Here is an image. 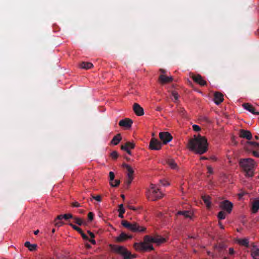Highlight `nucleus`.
Returning a JSON list of instances; mask_svg holds the SVG:
<instances>
[{"label": "nucleus", "mask_w": 259, "mask_h": 259, "mask_svg": "<svg viewBox=\"0 0 259 259\" xmlns=\"http://www.w3.org/2000/svg\"><path fill=\"white\" fill-rule=\"evenodd\" d=\"M188 146L189 148L194 151L196 153L202 154L208 150V144L206 139L201 136L194 137V138L189 140Z\"/></svg>", "instance_id": "1"}, {"label": "nucleus", "mask_w": 259, "mask_h": 259, "mask_svg": "<svg viewBox=\"0 0 259 259\" xmlns=\"http://www.w3.org/2000/svg\"><path fill=\"white\" fill-rule=\"evenodd\" d=\"M240 166L245 172V176L248 177H252L254 174V168L255 162L252 158L241 159L239 162Z\"/></svg>", "instance_id": "2"}, {"label": "nucleus", "mask_w": 259, "mask_h": 259, "mask_svg": "<svg viewBox=\"0 0 259 259\" xmlns=\"http://www.w3.org/2000/svg\"><path fill=\"white\" fill-rule=\"evenodd\" d=\"M150 188V189L146 193L147 197L148 199L155 201L162 197L163 194L159 191V189L156 188L155 185L151 184Z\"/></svg>", "instance_id": "3"}, {"label": "nucleus", "mask_w": 259, "mask_h": 259, "mask_svg": "<svg viewBox=\"0 0 259 259\" xmlns=\"http://www.w3.org/2000/svg\"><path fill=\"white\" fill-rule=\"evenodd\" d=\"M122 225L125 228L133 232H143L146 230V228L139 226L137 223H131L126 220L121 221Z\"/></svg>", "instance_id": "4"}, {"label": "nucleus", "mask_w": 259, "mask_h": 259, "mask_svg": "<svg viewBox=\"0 0 259 259\" xmlns=\"http://www.w3.org/2000/svg\"><path fill=\"white\" fill-rule=\"evenodd\" d=\"M150 242H145L144 241L143 242L135 243L134 245V247L137 250L139 251H149L153 250V246L150 244L149 243Z\"/></svg>", "instance_id": "5"}, {"label": "nucleus", "mask_w": 259, "mask_h": 259, "mask_svg": "<svg viewBox=\"0 0 259 259\" xmlns=\"http://www.w3.org/2000/svg\"><path fill=\"white\" fill-rule=\"evenodd\" d=\"M144 241L160 244L165 241V239L158 235H156L154 237L146 235L144 236Z\"/></svg>", "instance_id": "6"}, {"label": "nucleus", "mask_w": 259, "mask_h": 259, "mask_svg": "<svg viewBox=\"0 0 259 259\" xmlns=\"http://www.w3.org/2000/svg\"><path fill=\"white\" fill-rule=\"evenodd\" d=\"M161 143L157 139L152 138L149 143V148L151 150H159L161 148Z\"/></svg>", "instance_id": "7"}, {"label": "nucleus", "mask_w": 259, "mask_h": 259, "mask_svg": "<svg viewBox=\"0 0 259 259\" xmlns=\"http://www.w3.org/2000/svg\"><path fill=\"white\" fill-rule=\"evenodd\" d=\"M159 136L163 144H166L169 142L172 139L171 135L168 132H160Z\"/></svg>", "instance_id": "8"}, {"label": "nucleus", "mask_w": 259, "mask_h": 259, "mask_svg": "<svg viewBox=\"0 0 259 259\" xmlns=\"http://www.w3.org/2000/svg\"><path fill=\"white\" fill-rule=\"evenodd\" d=\"M220 206L223 209L230 213L232 209L233 204L228 200H225L221 202Z\"/></svg>", "instance_id": "9"}, {"label": "nucleus", "mask_w": 259, "mask_h": 259, "mask_svg": "<svg viewBox=\"0 0 259 259\" xmlns=\"http://www.w3.org/2000/svg\"><path fill=\"white\" fill-rule=\"evenodd\" d=\"M192 78L195 82L197 83L201 86H204L206 85V81L200 74L193 75L192 76Z\"/></svg>", "instance_id": "10"}, {"label": "nucleus", "mask_w": 259, "mask_h": 259, "mask_svg": "<svg viewBox=\"0 0 259 259\" xmlns=\"http://www.w3.org/2000/svg\"><path fill=\"white\" fill-rule=\"evenodd\" d=\"M133 120L130 118H125L120 120L119 125L120 126L124 127L127 129L130 128L132 125Z\"/></svg>", "instance_id": "11"}, {"label": "nucleus", "mask_w": 259, "mask_h": 259, "mask_svg": "<svg viewBox=\"0 0 259 259\" xmlns=\"http://www.w3.org/2000/svg\"><path fill=\"white\" fill-rule=\"evenodd\" d=\"M158 80L160 83L165 84L172 81L174 78L172 76H167L164 74H160L159 76Z\"/></svg>", "instance_id": "12"}, {"label": "nucleus", "mask_w": 259, "mask_h": 259, "mask_svg": "<svg viewBox=\"0 0 259 259\" xmlns=\"http://www.w3.org/2000/svg\"><path fill=\"white\" fill-rule=\"evenodd\" d=\"M133 110L137 116H142L144 114L143 108L138 103L134 104Z\"/></svg>", "instance_id": "13"}, {"label": "nucleus", "mask_w": 259, "mask_h": 259, "mask_svg": "<svg viewBox=\"0 0 259 259\" xmlns=\"http://www.w3.org/2000/svg\"><path fill=\"white\" fill-rule=\"evenodd\" d=\"M239 137L242 138H245L248 140H250L252 139L251 133L247 130H241L239 132Z\"/></svg>", "instance_id": "14"}, {"label": "nucleus", "mask_w": 259, "mask_h": 259, "mask_svg": "<svg viewBox=\"0 0 259 259\" xmlns=\"http://www.w3.org/2000/svg\"><path fill=\"white\" fill-rule=\"evenodd\" d=\"M242 107L245 109H246V110L248 111L249 112H251L253 114L259 115V112L255 111L254 108L253 107L252 105H251L249 103H243L242 104Z\"/></svg>", "instance_id": "15"}, {"label": "nucleus", "mask_w": 259, "mask_h": 259, "mask_svg": "<svg viewBox=\"0 0 259 259\" xmlns=\"http://www.w3.org/2000/svg\"><path fill=\"white\" fill-rule=\"evenodd\" d=\"M224 100L223 95L219 92H216L214 94L213 101L217 105H219Z\"/></svg>", "instance_id": "16"}, {"label": "nucleus", "mask_w": 259, "mask_h": 259, "mask_svg": "<svg viewBox=\"0 0 259 259\" xmlns=\"http://www.w3.org/2000/svg\"><path fill=\"white\" fill-rule=\"evenodd\" d=\"M132 237V236H128V235L126 234L124 232H122L120 235L117 237L116 239V240L117 242H122L126 240H127L128 238H131Z\"/></svg>", "instance_id": "17"}, {"label": "nucleus", "mask_w": 259, "mask_h": 259, "mask_svg": "<svg viewBox=\"0 0 259 259\" xmlns=\"http://www.w3.org/2000/svg\"><path fill=\"white\" fill-rule=\"evenodd\" d=\"M177 214L184 215L186 218L192 219L193 216V213L191 211L188 210L179 211L178 212Z\"/></svg>", "instance_id": "18"}, {"label": "nucleus", "mask_w": 259, "mask_h": 259, "mask_svg": "<svg viewBox=\"0 0 259 259\" xmlns=\"http://www.w3.org/2000/svg\"><path fill=\"white\" fill-rule=\"evenodd\" d=\"M122 166H123V167L126 169V170L128 172L127 177H133V174H134V171L130 165L124 163L122 164Z\"/></svg>", "instance_id": "19"}, {"label": "nucleus", "mask_w": 259, "mask_h": 259, "mask_svg": "<svg viewBox=\"0 0 259 259\" xmlns=\"http://www.w3.org/2000/svg\"><path fill=\"white\" fill-rule=\"evenodd\" d=\"M122 140V138L120 134H117L115 136L113 137L112 140L111 141V144L117 145Z\"/></svg>", "instance_id": "20"}, {"label": "nucleus", "mask_w": 259, "mask_h": 259, "mask_svg": "<svg viewBox=\"0 0 259 259\" xmlns=\"http://www.w3.org/2000/svg\"><path fill=\"white\" fill-rule=\"evenodd\" d=\"M24 245L31 251L35 250L37 248V245L36 244H31L29 241H26Z\"/></svg>", "instance_id": "21"}, {"label": "nucleus", "mask_w": 259, "mask_h": 259, "mask_svg": "<svg viewBox=\"0 0 259 259\" xmlns=\"http://www.w3.org/2000/svg\"><path fill=\"white\" fill-rule=\"evenodd\" d=\"M135 145L134 143H132L130 142H127L124 144V145H122L121 146V149H125L126 148H128V149H133L135 148Z\"/></svg>", "instance_id": "22"}, {"label": "nucleus", "mask_w": 259, "mask_h": 259, "mask_svg": "<svg viewBox=\"0 0 259 259\" xmlns=\"http://www.w3.org/2000/svg\"><path fill=\"white\" fill-rule=\"evenodd\" d=\"M252 211L253 213H256L259 209V200H255L252 204Z\"/></svg>", "instance_id": "23"}, {"label": "nucleus", "mask_w": 259, "mask_h": 259, "mask_svg": "<svg viewBox=\"0 0 259 259\" xmlns=\"http://www.w3.org/2000/svg\"><path fill=\"white\" fill-rule=\"evenodd\" d=\"M251 256L254 259H259V249L253 247L251 249Z\"/></svg>", "instance_id": "24"}, {"label": "nucleus", "mask_w": 259, "mask_h": 259, "mask_svg": "<svg viewBox=\"0 0 259 259\" xmlns=\"http://www.w3.org/2000/svg\"><path fill=\"white\" fill-rule=\"evenodd\" d=\"M166 163L172 169H177L178 168L177 164L173 159H168L166 160Z\"/></svg>", "instance_id": "25"}, {"label": "nucleus", "mask_w": 259, "mask_h": 259, "mask_svg": "<svg viewBox=\"0 0 259 259\" xmlns=\"http://www.w3.org/2000/svg\"><path fill=\"white\" fill-rule=\"evenodd\" d=\"M122 255L123 256L124 259H134L136 257L135 255L132 254L127 249L124 252H123Z\"/></svg>", "instance_id": "26"}, {"label": "nucleus", "mask_w": 259, "mask_h": 259, "mask_svg": "<svg viewBox=\"0 0 259 259\" xmlns=\"http://www.w3.org/2000/svg\"><path fill=\"white\" fill-rule=\"evenodd\" d=\"M80 67L83 69H89L92 68L93 67V65L90 62H82L80 64Z\"/></svg>", "instance_id": "27"}, {"label": "nucleus", "mask_w": 259, "mask_h": 259, "mask_svg": "<svg viewBox=\"0 0 259 259\" xmlns=\"http://www.w3.org/2000/svg\"><path fill=\"white\" fill-rule=\"evenodd\" d=\"M210 197L209 196H203L202 199L206 204L207 208H210L211 206V202H210Z\"/></svg>", "instance_id": "28"}, {"label": "nucleus", "mask_w": 259, "mask_h": 259, "mask_svg": "<svg viewBox=\"0 0 259 259\" xmlns=\"http://www.w3.org/2000/svg\"><path fill=\"white\" fill-rule=\"evenodd\" d=\"M114 249L119 254L122 255L123 252H124L127 249L123 246H115Z\"/></svg>", "instance_id": "29"}, {"label": "nucleus", "mask_w": 259, "mask_h": 259, "mask_svg": "<svg viewBox=\"0 0 259 259\" xmlns=\"http://www.w3.org/2000/svg\"><path fill=\"white\" fill-rule=\"evenodd\" d=\"M133 179V177H127L126 180L124 182V188L125 189H128Z\"/></svg>", "instance_id": "30"}, {"label": "nucleus", "mask_w": 259, "mask_h": 259, "mask_svg": "<svg viewBox=\"0 0 259 259\" xmlns=\"http://www.w3.org/2000/svg\"><path fill=\"white\" fill-rule=\"evenodd\" d=\"M238 243L239 244L242 246H244L245 247H248L249 245V241L247 239H240L238 240Z\"/></svg>", "instance_id": "31"}, {"label": "nucleus", "mask_w": 259, "mask_h": 259, "mask_svg": "<svg viewBox=\"0 0 259 259\" xmlns=\"http://www.w3.org/2000/svg\"><path fill=\"white\" fill-rule=\"evenodd\" d=\"M247 144L248 146H250L255 149H259V143L255 142H247Z\"/></svg>", "instance_id": "32"}, {"label": "nucleus", "mask_w": 259, "mask_h": 259, "mask_svg": "<svg viewBox=\"0 0 259 259\" xmlns=\"http://www.w3.org/2000/svg\"><path fill=\"white\" fill-rule=\"evenodd\" d=\"M247 144L248 146H250L255 149H259V143L255 142H247Z\"/></svg>", "instance_id": "33"}, {"label": "nucleus", "mask_w": 259, "mask_h": 259, "mask_svg": "<svg viewBox=\"0 0 259 259\" xmlns=\"http://www.w3.org/2000/svg\"><path fill=\"white\" fill-rule=\"evenodd\" d=\"M247 144L248 146H250L255 149H259V143L255 142H247Z\"/></svg>", "instance_id": "34"}, {"label": "nucleus", "mask_w": 259, "mask_h": 259, "mask_svg": "<svg viewBox=\"0 0 259 259\" xmlns=\"http://www.w3.org/2000/svg\"><path fill=\"white\" fill-rule=\"evenodd\" d=\"M214 248L218 250L219 252H221L224 249L226 248V245L223 243H220L218 245H216Z\"/></svg>", "instance_id": "35"}, {"label": "nucleus", "mask_w": 259, "mask_h": 259, "mask_svg": "<svg viewBox=\"0 0 259 259\" xmlns=\"http://www.w3.org/2000/svg\"><path fill=\"white\" fill-rule=\"evenodd\" d=\"M73 219L74 220V222L79 226H81L84 223V221L79 218L73 217Z\"/></svg>", "instance_id": "36"}, {"label": "nucleus", "mask_w": 259, "mask_h": 259, "mask_svg": "<svg viewBox=\"0 0 259 259\" xmlns=\"http://www.w3.org/2000/svg\"><path fill=\"white\" fill-rule=\"evenodd\" d=\"M110 183L112 187H116L119 186L120 183V181L119 180H115L114 182H110Z\"/></svg>", "instance_id": "37"}, {"label": "nucleus", "mask_w": 259, "mask_h": 259, "mask_svg": "<svg viewBox=\"0 0 259 259\" xmlns=\"http://www.w3.org/2000/svg\"><path fill=\"white\" fill-rule=\"evenodd\" d=\"M69 225L74 230L78 232L79 233H81L82 230L79 228L78 227L71 224L69 223Z\"/></svg>", "instance_id": "38"}, {"label": "nucleus", "mask_w": 259, "mask_h": 259, "mask_svg": "<svg viewBox=\"0 0 259 259\" xmlns=\"http://www.w3.org/2000/svg\"><path fill=\"white\" fill-rule=\"evenodd\" d=\"M225 217H226L225 213L223 211L219 212L218 214V217L219 219H220V220L225 219Z\"/></svg>", "instance_id": "39"}, {"label": "nucleus", "mask_w": 259, "mask_h": 259, "mask_svg": "<svg viewBox=\"0 0 259 259\" xmlns=\"http://www.w3.org/2000/svg\"><path fill=\"white\" fill-rule=\"evenodd\" d=\"M54 223H55V227H57L58 228L61 227V226H62L64 224L63 222L60 221H57L56 220H54Z\"/></svg>", "instance_id": "40"}, {"label": "nucleus", "mask_w": 259, "mask_h": 259, "mask_svg": "<svg viewBox=\"0 0 259 259\" xmlns=\"http://www.w3.org/2000/svg\"><path fill=\"white\" fill-rule=\"evenodd\" d=\"M110 156L113 159H116L118 157V154L117 151H114L111 153Z\"/></svg>", "instance_id": "41"}, {"label": "nucleus", "mask_w": 259, "mask_h": 259, "mask_svg": "<svg viewBox=\"0 0 259 259\" xmlns=\"http://www.w3.org/2000/svg\"><path fill=\"white\" fill-rule=\"evenodd\" d=\"M171 95L175 99L174 102H176V101H177L178 100L179 96L177 92L173 91L171 93Z\"/></svg>", "instance_id": "42"}, {"label": "nucleus", "mask_w": 259, "mask_h": 259, "mask_svg": "<svg viewBox=\"0 0 259 259\" xmlns=\"http://www.w3.org/2000/svg\"><path fill=\"white\" fill-rule=\"evenodd\" d=\"M110 182H113L114 180L115 175L113 171L109 172Z\"/></svg>", "instance_id": "43"}, {"label": "nucleus", "mask_w": 259, "mask_h": 259, "mask_svg": "<svg viewBox=\"0 0 259 259\" xmlns=\"http://www.w3.org/2000/svg\"><path fill=\"white\" fill-rule=\"evenodd\" d=\"M88 219L90 221H93V219H94V214L93 212H90L89 213H88Z\"/></svg>", "instance_id": "44"}, {"label": "nucleus", "mask_w": 259, "mask_h": 259, "mask_svg": "<svg viewBox=\"0 0 259 259\" xmlns=\"http://www.w3.org/2000/svg\"><path fill=\"white\" fill-rule=\"evenodd\" d=\"M92 199H95L97 201L100 202L102 200V198L100 195H97L96 196L92 195Z\"/></svg>", "instance_id": "45"}, {"label": "nucleus", "mask_w": 259, "mask_h": 259, "mask_svg": "<svg viewBox=\"0 0 259 259\" xmlns=\"http://www.w3.org/2000/svg\"><path fill=\"white\" fill-rule=\"evenodd\" d=\"M119 212H121V213H124L125 212V209L123 207V204H121L119 205V209H118Z\"/></svg>", "instance_id": "46"}, {"label": "nucleus", "mask_w": 259, "mask_h": 259, "mask_svg": "<svg viewBox=\"0 0 259 259\" xmlns=\"http://www.w3.org/2000/svg\"><path fill=\"white\" fill-rule=\"evenodd\" d=\"M64 219L65 220H68L69 219L73 218V215L71 214H65L63 215Z\"/></svg>", "instance_id": "47"}, {"label": "nucleus", "mask_w": 259, "mask_h": 259, "mask_svg": "<svg viewBox=\"0 0 259 259\" xmlns=\"http://www.w3.org/2000/svg\"><path fill=\"white\" fill-rule=\"evenodd\" d=\"M160 183L163 186H168L169 185V183L167 182L166 181L164 180H160Z\"/></svg>", "instance_id": "48"}, {"label": "nucleus", "mask_w": 259, "mask_h": 259, "mask_svg": "<svg viewBox=\"0 0 259 259\" xmlns=\"http://www.w3.org/2000/svg\"><path fill=\"white\" fill-rule=\"evenodd\" d=\"M81 233H80L79 234L81 235V237H82V238L84 240H89V237L88 236L85 235L83 232L82 231L81 232Z\"/></svg>", "instance_id": "49"}, {"label": "nucleus", "mask_w": 259, "mask_h": 259, "mask_svg": "<svg viewBox=\"0 0 259 259\" xmlns=\"http://www.w3.org/2000/svg\"><path fill=\"white\" fill-rule=\"evenodd\" d=\"M193 130L196 132H198V131H200V130H201V128L200 127V126L196 124H194L193 125Z\"/></svg>", "instance_id": "50"}, {"label": "nucleus", "mask_w": 259, "mask_h": 259, "mask_svg": "<svg viewBox=\"0 0 259 259\" xmlns=\"http://www.w3.org/2000/svg\"><path fill=\"white\" fill-rule=\"evenodd\" d=\"M71 205L73 207H78L80 206V204L77 202H73Z\"/></svg>", "instance_id": "51"}, {"label": "nucleus", "mask_w": 259, "mask_h": 259, "mask_svg": "<svg viewBox=\"0 0 259 259\" xmlns=\"http://www.w3.org/2000/svg\"><path fill=\"white\" fill-rule=\"evenodd\" d=\"M179 112L182 115H184L185 113V110L184 108H180L179 109Z\"/></svg>", "instance_id": "52"}, {"label": "nucleus", "mask_w": 259, "mask_h": 259, "mask_svg": "<svg viewBox=\"0 0 259 259\" xmlns=\"http://www.w3.org/2000/svg\"><path fill=\"white\" fill-rule=\"evenodd\" d=\"M87 232L91 238H94L95 237V235L93 232H91L90 231H88Z\"/></svg>", "instance_id": "53"}, {"label": "nucleus", "mask_w": 259, "mask_h": 259, "mask_svg": "<svg viewBox=\"0 0 259 259\" xmlns=\"http://www.w3.org/2000/svg\"><path fill=\"white\" fill-rule=\"evenodd\" d=\"M208 172H209L210 174H211L213 173V169L210 166H207V167Z\"/></svg>", "instance_id": "54"}, {"label": "nucleus", "mask_w": 259, "mask_h": 259, "mask_svg": "<svg viewBox=\"0 0 259 259\" xmlns=\"http://www.w3.org/2000/svg\"><path fill=\"white\" fill-rule=\"evenodd\" d=\"M252 154L254 156H255L256 157H259V152H258L254 150V151H253Z\"/></svg>", "instance_id": "55"}, {"label": "nucleus", "mask_w": 259, "mask_h": 259, "mask_svg": "<svg viewBox=\"0 0 259 259\" xmlns=\"http://www.w3.org/2000/svg\"><path fill=\"white\" fill-rule=\"evenodd\" d=\"M63 219H64L63 215L61 214V215H58L57 217L55 220H56L57 221H60Z\"/></svg>", "instance_id": "56"}, {"label": "nucleus", "mask_w": 259, "mask_h": 259, "mask_svg": "<svg viewBox=\"0 0 259 259\" xmlns=\"http://www.w3.org/2000/svg\"><path fill=\"white\" fill-rule=\"evenodd\" d=\"M235 251L233 248H230L229 249V253L230 255H233Z\"/></svg>", "instance_id": "57"}, {"label": "nucleus", "mask_w": 259, "mask_h": 259, "mask_svg": "<svg viewBox=\"0 0 259 259\" xmlns=\"http://www.w3.org/2000/svg\"><path fill=\"white\" fill-rule=\"evenodd\" d=\"M92 244H96V241H95V240L94 239V238H91L90 239H89L88 240Z\"/></svg>", "instance_id": "58"}, {"label": "nucleus", "mask_w": 259, "mask_h": 259, "mask_svg": "<svg viewBox=\"0 0 259 259\" xmlns=\"http://www.w3.org/2000/svg\"><path fill=\"white\" fill-rule=\"evenodd\" d=\"M122 150L125 151L129 155H131L132 153L130 151V149H128V148H126L125 149H122Z\"/></svg>", "instance_id": "59"}, {"label": "nucleus", "mask_w": 259, "mask_h": 259, "mask_svg": "<svg viewBox=\"0 0 259 259\" xmlns=\"http://www.w3.org/2000/svg\"><path fill=\"white\" fill-rule=\"evenodd\" d=\"M119 212V217L121 219L123 218H124L123 214L124 213H121V212Z\"/></svg>", "instance_id": "60"}, {"label": "nucleus", "mask_w": 259, "mask_h": 259, "mask_svg": "<svg viewBox=\"0 0 259 259\" xmlns=\"http://www.w3.org/2000/svg\"><path fill=\"white\" fill-rule=\"evenodd\" d=\"M85 247H86L87 248H88V249H90V248H91V245L90 244H88V243H87V244H85Z\"/></svg>", "instance_id": "61"}, {"label": "nucleus", "mask_w": 259, "mask_h": 259, "mask_svg": "<svg viewBox=\"0 0 259 259\" xmlns=\"http://www.w3.org/2000/svg\"><path fill=\"white\" fill-rule=\"evenodd\" d=\"M159 71L161 73H165V70L163 69H159Z\"/></svg>", "instance_id": "62"}, {"label": "nucleus", "mask_w": 259, "mask_h": 259, "mask_svg": "<svg viewBox=\"0 0 259 259\" xmlns=\"http://www.w3.org/2000/svg\"><path fill=\"white\" fill-rule=\"evenodd\" d=\"M128 208L130 209H132V210H136V208L134 207V206H128Z\"/></svg>", "instance_id": "63"}, {"label": "nucleus", "mask_w": 259, "mask_h": 259, "mask_svg": "<svg viewBox=\"0 0 259 259\" xmlns=\"http://www.w3.org/2000/svg\"><path fill=\"white\" fill-rule=\"evenodd\" d=\"M78 212L79 213H83L84 212V210L83 209H79L78 210Z\"/></svg>", "instance_id": "64"}]
</instances>
